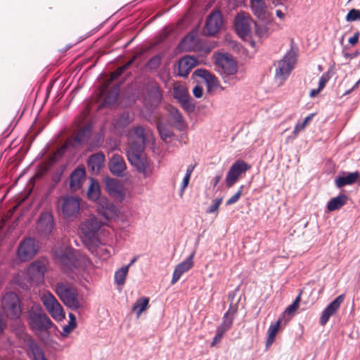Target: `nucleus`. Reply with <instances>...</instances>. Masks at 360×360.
I'll return each instance as SVG.
<instances>
[{"label":"nucleus","mask_w":360,"mask_h":360,"mask_svg":"<svg viewBox=\"0 0 360 360\" xmlns=\"http://www.w3.org/2000/svg\"><path fill=\"white\" fill-rule=\"evenodd\" d=\"M174 96L184 107L189 101V95L186 87L180 83L174 84Z\"/></svg>","instance_id":"nucleus-30"},{"label":"nucleus","mask_w":360,"mask_h":360,"mask_svg":"<svg viewBox=\"0 0 360 360\" xmlns=\"http://www.w3.org/2000/svg\"><path fill=\"white\" fill-rule=\"evenodd\" d=\"M193 94L195 97L200 98L203 95V89L199 85L195 86L193 89Z\"/></svg>","instance_id":"nucleus-53"},{"label":"nucleus","mask_w":360,"mask_h":360,"mask_svg":"<svg viewBox=\"0 0 360 360\" xmlns=\"http://www.w3.org/2000/svg\"><path fill=\"white\" fill-rule=\"evenodd\" d=\"M59 206L65 219L77 217L80 211V199L77 197L63 196L58 201Z\"/></svg>","instance_id":"nucleus-8"},{"label":"nucleus","mask_w":360,"mask_h":360,"mask_svg":"<svg viewBox=\"0 0 360 360\" xmlns=\"http://www.w3.org/2000/svg\"><path fill=\"white\" fill-rule=\"evenodd\" d=\"M129 265L122 266L115 274V281L117 285H122L125 283L126 277L129 271Z\"/></svg>","instance_id":"nucleus-39"},{"label":"nucleus","mask_w":360,"mask_h":360,"mask_svg":"<svg viewBox=\"0 0 360 360\" xmlns=\"http://www.w3.org/2000/svg\"><path fill=\"white\" fill-rule=\"evenodd\" d=\"M250 165L243 160H237L230 167L226 177V185L228 188L232 187L239 179L240 175L250 169Z\"/></svg>","instance_id":"nucleus-11"},{"label":"nucleus","mask_w":360,"mask_h":360,"mask_svg":"<svg viewBox=\"0 0 360 360\" xmlns=\"http://www.w3.org/2000/svg\"><path fill=\"white\" fill-rule=\"evenodd\" d=\"M70 321L68 324L63 327V335H67L72 332L77 326L76 317L75 316L70 313L69 314Z\"/></svg>","instance_id":"nucleus-43"},{"label":"nucleus","mask_w":360,"mask_h":360,"mask_svg":"<svg viewBox=\"0 0 360 360\" xmlns=\"http://www.w3.org/2000/svg\"><path fill=\"white\" fill-rule=\"evenodd\" d=\"M296 62L297 58L295 54L292 51H289L282 59L274 63V79L278 86L283 85L288 78L295 68Z\"/></svg>","instance_id":"nucleus-3"},{"label":"nucleus","mask_w":360,"mask_h":360,"mask_svg":"<svg viewBox=\"0 0 360 360\" xmlns=\"http://www.w3.org/2000/svg\"><path fill=\"white\" fill-rule=\"evenodd\" d=\"M222 202V198H217L213 201L212 205L207 209V212L213 213L219 209V207Z\"/></svg>","instance_id":"nucleus-52"},{"label":"nucleus","mask_w":360,"mask_h":360,"mask_svg":"<svg viewBox=\"0 0 360 360\" xmlns=\"http://www.w3.org/2000/svg\"><path fill=\"white\" fill-rule=\"evenodd\" d=\"M129 122V115L128 112H123L120 115L116 121V124L119 127H124Z\"/></svg>","instance_id":"nucleus-49"},{"label":"nucleus","mask_w":360,"mask_h":360,"mask_svg":"<svg viewBox=\"0 0 360 360\" xmlns=\"http://www.w3.org/2000/svg\"><path fill=\"white\" fill-rule=\"evenodd\" d=\"M162 56L160 55H155L149 60L147 63V67L150 70H156L161 64Z\"/></svg>","instance_id":"nucleus-45"},{"label":"nucleus","mask_w":360,"mask_h":360,"mask_svg":"<svg viewBox=\"0 0 360 360\" xmlns=\"http://www.w3.org/2000/svg\"><path fill=\"white\" fill-rule=\"evenodd\" d=\"M38 251V244L36 240L27 238L22 240L18 248V257L22 262H26L33 258Z\"/></svg>","instance_id":"nucleus-10"},{"label":"nucleus","mask_w":360,"mask_h":360,"mask_svg":"<svg viewBox=\"0 0 360 360\" xmlns=\"http://www.w3.org/2000/svg\"><path fill=\"white\" fill-rule=\"evenodd\" d=\"M322 90H319V88H318L317 89H311L310 91V93H309V96L311 97H314L316 96L320 91H321Z\"/></svg>","instance_id":"nucleus-61"},{"label":"nucleus","mask_w":360,"mask_h":360,"mask_svg":"<svg viewBox=\"0 0 360 360\" xmlns=\"http://www.w3.org/2000/svg\"><path fill=\"white\" fill-rule=\"evenodd\" d=\"M223 336L224 335L222 333H220L216 330V335L214 337L210 346L214 347L217 343H219L221 340Z\"/></svg>","instance_id":"nucleus-54"},{"label":"nucleus","mask_w":360,"mask_h":360,"mask_svg":"<svg viewBox=\"0 0 360 360\" xmlns=\"http://www.w3.org/2000/svg\"><path fill=\"white\" fill-rule=\"evenodd\" d=\"M346 20L348 22L360 20V11L356 8L351 9L346 15Z\"/></svg>","instance_id":"nucleus-47"},{"label":"nucleus","mask_w":360,"mask_h":360,"mask_svg":"<svg viewBox=\"0 0 360 360\" xmlns=\"http://www.w3.org/2000/svg\"><path fill=\"white\" fill-rule=\"evenodd\" d=\"M56 255L62 264L64 271L72 270L76 266L77 259L72 248L66 247L63 249L58 250L56 252Z\"/></svg>","instance_id":"nucleus-14"},{"label":"nucleus","mask_w":360,"mask_h":360,"mask_svg":"<svg viewBox=\"0 0 360 360\" xmlns=\"http://www.w3.org/2000/svg\"><path fill=\"white\" fill-rule=\"evenodd\" d=\"M96 252L102 259H107L110 257V251L104 246L97 247Z\"/></svg>","instance_id":"nucleus-48"},{"label":"nucleus","mask_w":360,"mask_h":360,"mask_svg":"<svg viewBox=\"0 0 360 360\" xmlns=\"http://www.w3.org/2000/svg\"><path fill=\"white\" fill-rule=\"evenodd\" d=\"M330 78V75L329 72H325L324 74H323V75L320 78L319 82L318 88H319V90L323 89V88L326 86V84L328 82Z\"/></svg>","instance_id":"nucleus-51"},{"label":"nucleus","mask_w":360,"mask_h":360,"mask_svg":"<svg viewBox=\"0 0 360 360\" xmlns=\"http://www.w3.org/2000/svg\"><path fill=\"white\" fill-rule=\"evenodd\" d=\"M56 294L69 309L76 311L83 308L84 299L79 296L77 288L67 281L57 282L53 288Z\"/></svg>","instance_id":"nucleus-2"},{"label":"nucleus","mask_w":360,"mask_h":360,"mask_svg":"<svg viewBox=\"0 0 360 360\" xmlns=\"http://www.w3.org/2000/svg\"><path fill=\"white\" fill-rule=\"evenodd\" d=\"M41 300L47 311L57 321L65 319V312L60 304L50 292L43 293Z\"/></svg>","instance_id":"nucleus-7"},{"label":"nucleus","mask_w":360,"mask_h":360,"mask_svg":"<svg viewBox=\"0 0 360 360\" xmlns=\"http://www.w3.org/2000/svg\"><path fill=\"white\" fill-rule=\"evenodd\" d=\"M86 172L84 168L78 167L75 169L70 176V187L73 191H78L84 181Z\"/></svg>","instance_id":"nucleus-25"},{"label":"nucleus","mask_w":360,"mask_h":360,"mask_svg":"<svg viewBox=\"0 0 360 360\" xmlns=\"http://www.w3.org/2000/svg\"><path fill=\"white\" fill-rule=\"evenodd\" d=\"M190 178H191V176L185 175V176L183 179L182 186H181L182 191H184V190L187 187V186L189 183V181H190Z\"/></svg>","instance_id":"nucleus-57"},{"label":"nucleus","mask_w":360,"mask_h":360,"mask_svg":"<svg viewBox=\"0 0 360 360\" xmlns=\"http://www.w3.org/2000/svg\"><path fill=\"white\" fill-rule=\"evenodd\" d=\"M235 28L239 35L244 40H248L252 38L253 32L252 27L255 21L249 14L241 13H238L235 18Z\"/></svg>","instance_id":"nucleus-5"},{"label":"nucleus","mask_w":360,"mask_h":360,"mask_svg":"<svg viewBox=\"0 0 360 360\" xmlns=\"http://www.w3.org/2000/svg\"><path fill=\"white\" fill-rule=\"evenodd\" d=\"M97 211L107 220L114 219L118 214L117 207L105 198H101L97 202Z\"/></svg>","instance_id":"nucleus-16"},{"label":"nucleus","mask_w":360,"mask_h":360,"mask_svg":"<svg viewBox=\"0 0 360 360\" xmlns=\"http://www.w3.org/2000/svg\"><path fill=\"white\" fill-rule=\"evenodd\" d=\"M108 166L111 173L117 176H122L127 169L124 158L118 154H115L112 156L109 161Z\"/></svg>","instance_id":"nucleus-24"},{"label":"nucleus","mask_w":360,"mask_h":360,"mask_svg":"<svg viewBox=\"0 0 360 360\" xmlns=\"http://www.w3.org/2000/svg\"><path fill=\"white\" fill-rule=\"evenodd\" d=\"M254 27L255 31L253 32V35L255 34L259 38L267 37L268 28L266 25L257 24L255 22Z\"/></svg>","instance_id":"nucleus-44"},{"label":"nucleus","mask_w":360,"mask_h":360,"mask_svg":"<svg viewBox=\"0 0 360 360\" xmlns=\"http://www.w3.org/2000/svg\"><path fill=\"white\" fill-rule=\"evenodd\" d=\"M25 345L27 347V354L30 359L33 360H47L42 349L31 337L27 336L25 338Z\"/></svg>","instance_id":"nucleus-19"},{"label":"nucleus","mask_w":360,"mask_h":360,"mask_svg":"<svg viewBox=\"0 0 360 360\" xmlns=\"http://www.w3.org/2000/svg\"><path fill=\"white\" fill-rule=\"evenodd\" d=\"M196 64V59L192 56L182 58L178 63V75L181 77H186Z\"/></svg>","instance_id":"nucleus-26"},{"label":"nucleus","mask_w":360,"mask_h":360,"mask_svg":"<svg viewBox=\"0 0 360 360\" xmlns=\"http://www.w3.org/2000/svg\"><path fill=\"white\" fill-rule=\"evenodd\" d=\"M276 15L278 18H279L281 20H283L285 17L284 13L281 10H276Z\"/></svg>","instance_id":"nucleus-62"},{"label":"nucleus","mask_w":360,"mask_h":360,"mask_svg":"<svg viewBox=\"0 0 360 360\" xmlns=\"http://www.w3.org/2000/svg\"><path fill=\"white\" fill-rule=\"evenodd\" d=\"M4 330V322L1 319V318L0 317V333L3 331Z\"/></svg>","instance_id":"nucleus-63"},{"label":"nucleus","mask_w":360,"mask_h":360,"mask_svg":"<svg viewBox=\"0 0 360 360\" xmlns=\"http://www.w3.org/2000/svg\"><path fill=\"white\" fill-rule=\"evenodd\" d=\"M157 128L159 134L162 140L167 141V139L170 138L173 133L170 128L162 124L161 122H158L157 124Z\"/></svg>","instance_id":"nucleus-40"},{"label":"nucleus","mask_w":360,"mask_h":360,"mask_svg":"<svg viewBox=\"0 0 360 360\" xmlns=\"http://www.w3.org/2000/svg\"><path fill=\"white\" fill-rule=\"evenodd\" d=\"M243 186H241L239 188L238 191L226 202V205L227 206L233 205L238 201L240 196L242 195V191L243 189Z\"/></svg>","instance_id":"nucleus-50"},{"label":"nucleus","mask_w":360,"mask_h":360,"mask_svg":"<svg viewBox=\"0 0 360 360\" xmlns=\"http://www.w3.org/2000/svg\"><path fill=\"white\" fill-rule=\"evenodd\" d=\"M47 269V262L37 259L32 262L27 269V276L30 282L41 283L44 280V274Z\"/></svg>","instance_id":"nucleus-9"},{"label":"nucleus","mask_w":360,"mask_h":360,"mask_svg":"<svg viewBox=\"0 0 360 360\" xmlns=\"http://www.w3.org/2000/svg\"><path fill=\"white\" fill-rule=\"evenodd\" d=\"M359 84H360V79L358 82H356V83L354 85L352 89L351 90H349V91H348L347 92V94L349 93L352 90H353L354 89L356 88L359 86Z\"/></svg>","instance_id":"nucleus-64"},{"label":"nucleus","mask_w":360,"mask_h":360,"mask_svg":"<svg viewBox=\"0 0 360 360\" xmlns=\"http://www.w3.org/2000/svg\"><path fill=\"white\" fill-rule=\"evenodd\" d=\"M215 63L227 76L233 75L237 72V63L230 55L224 53L217 54Z\"/></svg>","instance_id":"nucleus-13"},{"label":"nucleus","mask_w":360,"mask_h":360,"mask_svg":"<svg viewBox=\"0 0 360 360\" xmlns=\"http://www.w3.org/2000/svg\"><path fill=\"white\" fill-rule=\"evenodd\" d=\"M117 97H118L117 93H116L113 96H108L105 99V103L108 104V103H114L117 101Z\"/></svg>","instance_id":"nucleus-55"},{"label":"nucleus","mask_w":360,"mask_h":360,"mask_svg":"<svg viewBox=\"0 0 360 360\" xmlns=\"http://www.w3.org/2000/svg\"><path fill=\"white\" fill-rule=\"evenodd\" d=\"M360 178L359 172L348 173L344 176H338L335 180V184L338 188H342L347 185L354 184Z\"/></svg>","instance_id":"nucleus-31"},{"label":"nucleus","mask_w":360,"mask_h":360,"mask_svg":"<svg viewBox=\"0 0 360 360\" xmlns=\"http://www.w3.org/2000/svg\"><path fill=\"white\" fill-rule=\"evenodd\" d=\"M314 114H311L309 115H308L307 117H305V119L304 120V121L302 122H298L295 127V129H294V131H293V134L295 136H297L298 133L300 131H302L304 129V128L306 127L307 124L311 120V119L313 118Z\"/></svg>","instance_id":"nucleus-41"},{"label":"nucleus","mask_w":360,"mask_h":360,"mask_svg":"<svg viewBox=\"0 0 360 360\" xmlns=\"http://www.w3.org/2000/svg\"><path fill=\"white\" fill-rule=\"evenodd\" d=\"M348 198L345 194H340L335 198H333L327 204V210L333 212L342 207L347 202Z\"/></svg>","instance_id":"nucleus-33"},{"label":"nucleus","mask_w":360,"mask_h":360,"mask_svg":"<svg viewBox=\"0 0 360 360\" xmlns=\"http://www.w3.org/2000/svg\"><path fill=\"white\" fill-rule=\"evenodd\" d=\"M359 33L356 32L354 34V35L349 39V43L352 45H355L357 44L359 40Z\"/></svg>","instance_id":"nucleus-56"},{"label":"nucleus","mask_w":360,"mask_h":360,"mask_svg":"<svg viewBox=\"0 0 360 360\" xmlns=\"http://www.w3.org/2000/svg\"><path fill=\"white\" fill-rule=\"evenodd\" d=\"M194 75L205 79L209 91L216 89L219 86V81L215 75L204 69H198Z\"/></svg>","instance_id":"nucleus-29"},{"label":"nucleus","mask_w":360,"mask_h":360,"mask_svg":"<svg viewBox=\"0 0 360 360\" xmlns=\"http://www.w3.org/2000/svg\"><path fill=\"white\" fill-rule=\"evenodd\" d=\"M146 88L151 101L157 104L159 103L162 98V92L159 84L155 80H150Z\"/></svg>","instance_id":"nucleus-28"},{"label":"nucleus","mask_w":360,"mask_h":360,"mask_svg":"<svg viewBox=\"0 0 360 360\" xmlns=\"http://www.w3.org/2000/svg\"><path fill=\"white\" fill-rule=\"evenodd\" d=\"M54 227L53 214L45 212L40 214L37 224V229L41 235L49 236Z\"/></svg>","instance_id":"nucleus-18"},{"label":"nucleus","mask_w":360,"mask_h":360,"mask_svg":"<svg viewBox=\"0 0 360 360\" xmlns=\"http://www.w3.org/2000/svg\"><path fill=\"white\" fill-rule=\"evenodd\" d=\"M281 319H278L275 323L271 324L268 329V338L266 341V347H269L275 340L276 336L279 330Z\"/></svg>","instance_id":"nucleus-36"},{"label":"nucleus","mask_w":360,"mask_h":360,"mask_svg":"<svg viewBox=\"0 0 360 360\" xmlns=\"http://www.w3.org/2000/svg\"><path fill=\"white\" fill-rule=\"evenodd\" d=\"M169 115L177 129H181L184 127L183 116L178 109L174 107H170Z\"/></svg>","instance_id":"nucleus-35"},{"label":"nucleus","mask_w":360,"mask_h":360,"mask_svg":"<svg viewBox=\"0 0 360 360\" xmlns=\"http://www.w3.org/2000/svg\"><path fill=\"white\" fill-rule=\"evenodd\" d=\"M65 152V147L61 146L53 154H52L48 160L44 161L39 167V171L35 174L37 178L41 177L45 174L50 168L62 157Z\"/></svg>","instance_id":"nucleus-21"},{"label":"nucleus","mask_w":360,"mask_h":360,"mask_svg":"<svg viewBox=\"0 0 360 360\" xmlns=\"http://www.w3.org/2000/svg\"><path fill=\"white\" fill-rule=\"evenodd\" d=\"M221 175H217L214 179H213V186H216L219 182L221 181Z\"/></svg>","instance_id":"nucleus-60"},{"label":"nucleus","mask_w":360,"mask_h":360,"mask_svg":"<svg viewBox=\"0 0 360 360\" xmlns=\"http://www.w3.org/2000/svg\"><path fill=\"white\" fill-rule=\"evenodd\" d=\"M344 299V294L339 295L323 311L319 320V323L321 326H325L330 317L337 313Z\"/></svg>","instance_id":"nucleus-20"},{"label":"nucleus","mask_w":360,"mask_h":360,"mask_svg":"<svg viewBox=\"0 0 360 360\" xmlns=\"http://www.w3.org/2000/svg\"><path fill=\"white\" fill-rule=\"evenodd\" d=\"M91 135V127L90 125H85L77 133L75 136L69 138L63 146L65 147V150L69 147H77L86 143Z\"/></svg>","instance_id":"nucleus-15"},{"label":"nucleus","mask_w":360,"mask_h":360,"mask_svg":"<svg viewBox=\"0 0 360 360\" xmlns=\"http://www.w3.org/2000/svg\"><path fill=\"white\" fill-rule=\"evenodd\" d=\"M222 23L223 20L220 11H213L207 16L205 32L208 35H214L219 31Z\"/></svg>","instance_id":"nucleus-17"},{"label":"nucleus","mask_w":360,"mask_h":360,"mask_svg":"<svg viewBox=\"0 0 360 360\" xmlns=\"http://www.w3.org/2000/svg\"><path fill=\"white\" fill-rule=\"evenodd\" d=\"M301 299V293L298 295V296L295 298L293 302L289 305L285 310V313L290 315L295 313L299 307V303Z\"/></svg>","instance_id":"nucleus-46"},{"label":"nucleus","mask_w":360,"mask_h":360,"mask_svg":"<svg viewBox=\"0 0 360 360\" xmlns=\"http://www.w3.org/2000/svg\"><path fill=\"white\" fill-rule=\"evenodd\" d=\"M237 313V307L231 304L229 310L224 314L221 325L230 329L232 326L234 317Z\"/></svg>","instance_id":"nucleus-34"},{"label":"nucleus","mask_w":360,"mask_h":360,"mask_svg":"<svg viewBox=\"0 0 360 360\" xmlns=\"http://www.w3.org/2000/svg\"><path fill=\"white\" fill-rule=\"evenodd\" d=\"M195 165H189L186 169V176H191Z\"/></svg>","instance_id":"nucleus-59"},{"label":"nucleus","mask_w":360,"mask_h":360,"mask_svg":"<svg viewBox=\"0 0 360 360\" xmlns=\"http://www.w3.org/2000/svg\"><path fill=\"white\" fill-rule=\"evenodd\" d=\"M251 9L252 13L259 19L265 18L267 11V6L265 0H250Z\"/></svg>","instance_id":"nucleus-32"},{"label":"nucleus","mask_w":360,"mask_h":360,"mask_svg":"<svg viewBox=\"0 0 360 360\" xmlns=\"http://www.w3.org/2000/svg\"><path fill=\"white\" fill-rule=\"evenodd\" d=\"M28 321L31 328L36 331H46L53 326L51 320L39 306H33L28 311Z\"/></svg>","instance_id":"nucleus-4"},{"label":"nucleus","mask_w":360,"mask_h":360,"mask_svg":"<svg viewBox=\"0 0 360 360\" xmlns=\"http://www.w3.org/2000/svg\"><path fill=\"white\" fill-rule=\"evenodd\" d=\"M105 155L103 153H96L91 155L88 160V167L89 170L94 173L98 174L101 169L104 166Z\"/></svg>","instance_id":"nucleus-27"},{"label":"nucleus","mask_w":360,"mask_h":360,"mask_svg":"<svg viewBox=\"0 0 360 360\" xmlns=\"http://www.w3.org/2000/svg\"><path fill=\"white\" fill-rule=\"evenodd\" d=\"M106 191L113 198L122 201L124 200L125 193L122 184L117 180L107 178L105 180Z\"/></svg>","instance_id":"nucleus-22"},{"label":"nucleus","mask_w":360,"mask_h":360,"mask_svg":"<svg viewBox=\"0 0 360 360\" xmlns=\"http://www.w3.org/2000/svg\"><path fill=\"white\" fill-rule=\"evenodd\" d=\"M134 59L129 60L125 65L119 67L115 72L111 73L110 82H112L117 79L133 63Z\"/></svg>","instance_id":"nucleus-42"},{"label":"nucleus","mask_w":360,"mask_h":360,"mask_svg":"<svg viewBox=\"0 0 360 360\" xmlns=\"http://www.w3.org/2000/svg\"><path fill=\"white\" fill-rule=\"evenodd\" d=\"M2 309L5 314L10 319L18 318L22 312L20 300L13 292L5 294L2 299Z\"/></svg>","instance_id":"nucleus-6"},{"label":"nucleus","mask_w":360,"mask_h":360,"mask_svg":"<svg viewBox=\"0 0 360 360\" xmlns=\"http://www.w3.org/2000/svg\"><path fill=\"white\" fill-rule=\"evenodd\" d=\"M229 330V329L226 328V327L222 326L221 324H220L217 328V331L220 333H222L223 335H224V333Z\"/></svg>","instance_id":"nucleus-58"},{"label":"nucleus","mask_w":360,"mask_h":360,"mask_svg":"<svg viewBox=\"0 0 360 360\" xmlns=\"http://www.w3.org/2000/svg\"><path fill=\"white\" fill-rule=\"evenodd\" d=\"M103 224L104 222H102L98 218L91 217L81 224L80 229L85 238L94 243L97 239L98 231Z\"/></svg>","instance_id":"nucleus-12"},{"label":"nucleus","mask_w":360,"mask_h":360,"mask_svg":"<svg viewBox=\"0 0 360 360\" xmlns=\"http://www.w3.org/2000/svg\"><path fill=\"white\" fill-rule=\"evenodd\" d=\"M149 300V298L146 297L138 299L133 305V311L139 316L148 308Z\"/></svg>","instance_id":"nucleus-38"},{"label":"nucleus","mask_w":360,"mask_h":360,"mask_svg":"<svg viewBox=\"0 0 360 360\" xmlns=\"http://www.w3.org/2000/svg\"><path fill=\"white\" fill-rule=\"evenodd\" d=\"M150 134V129L142 126L134 127L129 132V143L127 150L128 160L145 177L152 173L149 161L144 153L146 139Z\"/></svg>","instance_id":"nucleus-1"},{"label":"nucleus","mask_w":360,"mask_h":360,"mask_svg":"<svg viewBox=\"0 0 360 360\" xmlns=\"http://www.w3.org/2000/svg\"><path fill=\"white\" fill-rule=\"evenodd\" d=\"M195 253L193 252L185 261L179 263L175 268L171 283L175 284L181 278L183 274L187 272L193 266V257Z\"/></svg>","instance_id":"nucleus-23"},{"label":"nucleus","mask_w":360,"mask_h":360,"mask_svg":"<svg viewBox=\"0 0 360 360\" xmlns=\"http://www.w3.org/2000/svg\"><path fill=\"white\" fill-rule=\"evenodd\" d=\"M91 183L89 186L87 195L90 200H99L100 196V187L97 181L94 179H91Z\"/></svg>","instance_id":"nucleus-37"}]
</instances>
